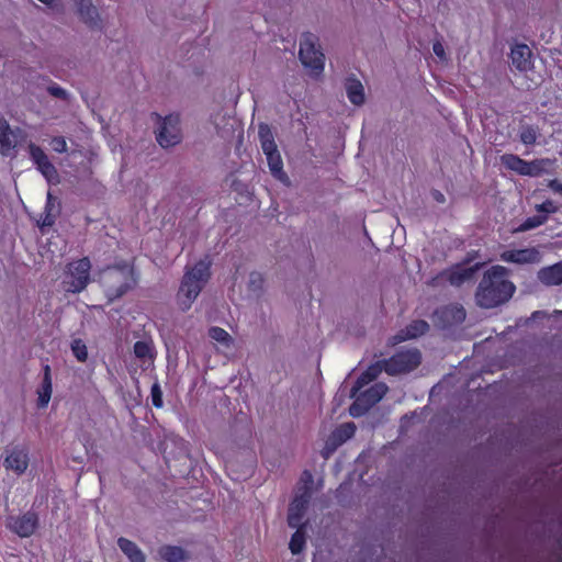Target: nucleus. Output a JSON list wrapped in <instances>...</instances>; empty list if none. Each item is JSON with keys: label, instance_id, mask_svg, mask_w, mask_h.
Here are the masks:
<instances>
[{"label": "nucleus", "instance_id": "10", "mask_svg": "<svg viewBox=\"0 0 562 562\" xmlns=\"http://www.w3.org/2000/svg\"><path fill=\"white\" fill-rule=\"evenodd\" d=\"M29 451L24 447H14L8 451L4 459V467L13 471L15 474H23L29 468Z\"/></svg>", "mask_w": 562, "mask_h": 562}, {"label": "nucleus", "instance_id": "1", "mask_svg": "<svg viewBox=\"0 0 562 562\" xmlns=\"http://www.w3.org/2000/svg\"><path fill=\"white\" fill-rule=\"evenodd\" d=\"M515 285L508 280V270L502 266L492 267L479 284L475 299L484 308H492L508 301Z\"/></svg>", "mask_w": 562, "mask_h": 562}, {"label": "nucleus", "instance_id": "27", "mask_svg": "<svg viewBox=\"0 0 562 562\" xmlns=\"http://www.w3.org/2000/svg\"><path fill=\"white\" fill-rule=\"evenodd\" d=\"M382 371V363L378 362L370 366L356 382V385L351 390V396H356V393L360 391L364 385L373 381Z\"/></svg>", "mask_w": 562, "mask_h": 562}, {"label": "nucleus", "instance_id": "15", "mask_svg": "<svg viewBox=\"0 0 562 562\" xmlns=\"http://www.w3.org/2000/svg\"><path fill=\"white\" fill-rule=\"evenodd\" d=\"M439 324L443 327L460 324L465 318V311L461 305L445 306L435 313Z\"/></svg>", "mask_w": 562, "mask_h": 562}, {"label": "nucleus", "instance_id": "22", "mask_svg": "<svg viewBox=\"0 0 562 562\" xmlns=\"http://www.w3.org/2000/svg\"><path fill=\"white\" fill-rule=\"evenodd\" d=\"M80 18L89 25L95 26L99 23V12L91 0H80L78 3Z\"/></svg>", "mask_w": 562, "mask_h": 562}, {"label": "nucleus", "instance_id": "30", "mask_svg": "<svg viewBox=\"0 0 562 562\" xmlns=\"http://www.w3.org/2000/svg\"><path fill=\"white\" fill-rule=\"evenodd\" d=\"M356 431V426L352 423H346L339 426L331 435L330 440L334 446H339L347 439L351 438Z\"/></svg>", "mask_w": 562, "mask_h": 562}, {"label": "nucleus", "instance_id": "2", "mask_svg": "<svg viewBox=\"0 0 562 562\" xmlns=\"http://www.w3.org/2000/svg\"><path fill=\"white\" fill-rule=\"evenodd\" d=\"M210 278V261L200 260L187 270L177 294L178 305L182 311L191 307Z\"/></svg>", "mask_w": 562, "mask_h": 562}, {"label": "nucleus", "instance_id": "7", "mask_svg": "<svg viewBox=\"0 0 562 562\" xmlns=\"http://www.w3.org/2000/svg\"><path fill=\"white\" fill-rule=\"evenodd\" d=\"M420 362V353L416 349L401 351L384 362V370L391 374H401L414 370Z\"/></svg>", "mask_w": 562, "mask_h": 562}, {"label": "nucleus", "instance_id": "39", "mask_svg": "<svg viewBox=\"0 0 562 562\" xmlns=\"http://www.w3.org/2000/svg\"><path fill=\"white\" fill-rule=\"evenodd\" d=\"M263 284V279L260 273L254 272L249 276V288L254 291H260Z\"/></svg>", "mask_w": 562, "mask_h": 562}, {"label": "nucleus", "instance_id": "29", "mask_svg": "<svg viewBox=\"0 0 562 562\" xmlns=\"http://www.w3.org/2000/svg\"><path fill=\"white\" fill-rule=\"evenodd\" d=\"M209 336L218 345L220 348L231 349L234 345V339L232 336L221 327H211L209 329Z\"/></svg>", "mask_w": 562, "mask_h": 562}, {"label": "nucleus", "instance_id": "28", "mask_svg": "<svg viewBox=\"0 0 562 562\" xmlns=\"http://www.w3.org/2000/svg\"><path fill=\"white\" fill-rule=\"evenodd\" d=\"M528 172L527 176L529 177H538L543 173H548L553 169L554 160L549 158H542V159H536L532 161H528Z\"/></svg>", "mask_w": 562, "mask_h": 562}, {"label": "nucleus", "instance_id": "40", "mask_svg": "<svg viewBox=\"0 0 562 562\" xmlns=\"http://www.w3.org/2000/svg\"><path fill=\"white\" fill-rule=\"evenodd\" d=\"M50 145L56 153H65L67 150L66 139L61 136L54 137Z\"/></svg>", "mask_w": 562, "mask_h": 562}, {"label": "nucleus", "instance_id": "19", "mask_svg": "<svg viewBox=\"0 0 562 562\" xmlns=\"http://www.w3.org/2000/svg\"><path fill=\"white\" fill-rule=\"evenodd\" d=\"M531 49L525 44L515 45L510 52L513 66L519 71H526L531 67Z\"/></svg>", "mask_w": 562, "mask_h": 562}, {"label": "nucleus", "instance_id": "5", "mask_svg": "<svg viewBox=\"0 0 562 562\" xmlns=\"http://www.w3.org/2000/svg\"><path fill=\"white\" fill-rule=\"evenodd\" d=\"M181 138L180 116L178 114H169L159 120L156 139L161 147H172L179 144Z\"/></svg>", "mask_w": 562, "mask_h": 562}, {"label": "nucleus", "instance_id": "3", "mask_svg": "<svg viewBox=\"0 0 562 562\" xmlns=\"http://www.w3.org/2000/svg\"><path fill=\"white\" fill-rule=\"evenodd\" d=\"M100 282L110 300H114L128 291L136 282L134 270L128 263L109 267L100 274Z\"/></svg>", "mask_w": 562, "mask_h": 562}, {"label": "nucleus", "instance_id": "32", "mask_svg": "<svg viewBox=\"0 0 562 562\" xmlns=\"http://www.w3.org/2000/svg\"><path fill=\"white\" fill-rule=\"evenodd\" d=\"M258 133L262 151L273 150L277 147L272 132L267 124H260Z\"/></svg>", "mask_w": 562, "mask_h": 562}, {"label": "nucleus", "instance_id": "24", "mask_svg": "<svg viewBox=\"0 0 562 562\" xmlns=\"http://www.w3.org/2000/svg\"><path fill=\"white\" fill-rule=\"evenodd\" d=\"M117 546L131 562H145L144 553L133 541L126 538H119Z\"/></svg>", "mask_w": 562, "mask_h": 562}, {"label": "nucleus", "instance_id": "4", "mask_svg": "<svg viewBox=\"0 0 562 562\" xmlns=\"http://www.w3.org/2000/svg\"><path fill=\"white\" fill-rule=\"evenodd\" d=\"M299 57L310 75L318 78L325 68V56L321 50L318 38L311 34H303L300 40Z\"/></svg>", "mask_w": 562, "mask_h": 562}, {"label": "nucleus", "instance_id": "11", "mask_svg": "<svg viewBox=\"0 0 562 562\" xmlns=\"http://www.w3.org/2000/svg\"><path fill=\"white\" fill-rule=\"evenodd\" d=\"M501 259L506 262L513 263H536L541 259L540 251L535 248H524V249H509L505 250L501 254Z\"/></svg>", "mask_w": 562, "mask_h": 562}, {"label": "nucleus", "instance_id": "38", "mask_svg": "<svg viewBox=\"0 0 562 562\" xmlns=\"http://www.w3.org/2000/svg\"><path fill=\"white\" fill-rule=\"evenodd\" d=\"M151 402L155 407L162 406V392L157 383L151 386Z\"/></svg>", "mask_w": 562, "mask_h": 562}, {"label": "nucleus", "instance_id": "26", "mask_svg": "<svg viewBox=\"0 0 562 562\" xmlns=\"http://www.w3.org/2000/svg\"><path fill=\"white\" fill-rule=\"evenodd\" d=\"M501 162L507 169L515 171L518 175L527 176L528 161L521 159L520 157L514 154H505L501 157Z\"/></svg>", "mask_w": 562, "mask_h": 562}, {"label": "nucleus", "instance_id": "9", "mask_svg": "<svg viewBox=\"0 0 562 562\" xmlns=\"http://www.w3.org/2000/svg\"><path fill=\"white\" fill-rule=\"evenodd\" d=\"M38 526L37 515L26 513L18 517H10L7 527L22 538L31 537Z\"/></svg>", "mask_w": 562, "mask_h": 562}, {"label": "nucleus", "instance_id": "21", "mask_svg": "<svg viewBox=\"0 0 562 562\" xmlns=\"http://www.w3.org/2000/svg\"><path fill=\"white\" fill-rule=\"evenodd\" d=\"M263 154L267 157L268 166L270 168L271 173L279 180L285 181L286 176L283 172V161L280 156V153L278 151V147H276L273 150H267L263 151Z\"/></svg>", "mask_w": 562, "mask_h": 562}, {"label": "nucleus", "instance_id": "18", "mask_svg": "<svg viewBox=\"0 0 562 562\" xmlns=\"http://www.w3.org/2000/svg\"><path fill=\"white\" fill-rule=\"evenodd\" d=\"M19 142L18 132L10 128L8 122L0 117V154L10 155Z\"/></svg>", "mask_w": 562, "mask_h": 562}, {"label": "nucleus", "instance_id": "46", "mask_svg": "<svg viewBox=\"0 0 562 562\" xmlns=\"http://www.w3.org/2000/svg\"><path fill=\"white\" fill-rule=\"evenodd\" d=\"M48 92L52 95L61 98V99H65L67 97V92L63 88H60L59 86H56V85L48 87Z\"/></svg>", "mask_w": 562, "mask_h": 562}, {"label": "nucleus", "instance_id": "23", "mask_svg": "<svg viewBox=\"0 0 562 562\" xmlns=\"http://www.w3.org/2000/svg\"><path fill=\"white\" fill-rule=\"evenodd\" d=\"M429 326L425 321H414L404 330L398 333L395 338L397 341L417 338L428 330Z\"/></svg>", "mask_w": 562, "mask_h": 562}, {"label": "nucleus", "instance_id": "44", "mask_svg": "<svg viewBox=\"0 0 562 562\" xmlns=\"http://www.w3.org/2000/svg\"><path fill=\"white\" fill-rule=\"evenodd\" d=\"M537 210L539 212L549 214V213L557 212L558 207H557V205L552 201H546L542 204L538 205Z\"/></svg>", "mask_w": 562, "mask_h": 562}, {"label": "nucleus", "instance_id": "31", "mask_svg": "<svg viewBox=\"0 0 562 562\" xmlns=\"http://www.w3.org/2000/svg\"><path fill=\"white\" fill-rule=\"evenodd\" d=\"M135 356L144 362H151L154 360V347L150 341H137L134 345Z\"/></svg>", "mask_w": 562, "mask_h": 562}, {"label": "nucleus", "instance_id": "35", "mask_svg": "<svg viewBox=\"0 0 562 562\" xmlns=\"http://www.w3.org/2000/svg\"><path fill=\"white\" fill-rule=\"evenodd\" d=\"M304 544H305V535H304V531L299 528L293 533V536L291 538L290 550L293 554H297L303 550Z\"/></svg>", "mask_w": 562, "mask_h": 562}, {"label": "nucleus", "instance_id": "42", "mask_svg": "<svg viewBox=\"0 0 562 562\" xmlns=\"http://www.w3.org/2000/svg\"><path fill=\"white\" fill-rule=\"evenodd\" d=\"M56 214L55 213H43L41 218L38 220V225L41 227L52 226L55 223Z\"/></svg>", "mask_w": 562, "mask_h": 562}, {"label": "nucleus", "instance_id": "12", "mask_svg": "<svg viewBox=\"0 0 562 562\" xmlns=\"http://www.w3.org/2000/svg\"><path fill=\"white\" fill-rule=\"evenodd\" d=\"M30 156L32 160L36 164L38 170L42 175L48 180L53 181L57 178V171L55 167L50 164L46 154L42 150L41 147L31 144L29 146Z\"/></svg>", "mask_w": 562, "mask_h": 562}, {"label": "nucleus", "instance_id": "14", "mask_svg": "<svg viewBox=\"0 0 562 562\" xmlns=\"http://www.w3.org/2000/svg\"><path fill=\"white\" fill-rule=\"evenodd\" d=\"M480 266L481 265L479 263L471 267L467 265H458L451 270L445 271L441 274V278L449 281L452 285H460L463 282L471 280Z\"/></svg>", "mask_w": 562, "mask_h": 562}, {"label": "nucleus", "instance_id": "36", "mask_svg": "<svg viewBox=\"0 0 562 562\" xmlns=\"http://www.w3.org/2000/svg\"><path fill=\"white\" fill-rule=\"evenodd\" d=\"M71 351L76 359L80 362H85L88 359V349L86 344L81 339H74L71 342Z\"/></svg>", "mask_w": 562, "mask_h": 562}, {"label": "nucleus", "instance_id": "20", "mask_svg": "<svg viewBox=\"0 0 562 562\" xmlns=\"http://www.w3.org/2000/svg\"><path fill=\"white\" fill-rule=\"evenodd\" d=\"M347 98L353 105H362L366 100L364 88L360 80L350 77L345 81Z\"/></svg>", "mask_w": 562, "mask_h": 562}, {"label": "nucleus", "instance_id": "17", "mask_svg": "<svg viewBox=\"0 0 562 562\" xmlns=\"http://www.w3.org/2000/svg\"><path fill=\"white\" fill-rule=\"evenodd\" d=\"M53 394V379L50 367L46 364L43 368L42 382L36 390L37 395V407L45 408L48 406Z\"/></svg>", "mask_w": 562, "mask_h": 562}, {"label": "nucleus", "instance_id": "13", "mask_svg": "<svg viewBox=\"0 0 562 562\" xmlns=\"http://www.w3.org/2000/svg\"><path fill=\"white\" fill-rule=\"evenodd\" d=\"M30 156L32 160L36 164L38 170L42 175L48 180L53 181L57 178V171L55 167L50 164L46 154L42 150L41 147L31 144L29 146Z\"/></svg>", "mask_w": 562, "mask_h": 562}, {"label": "nucleus", "instance_id": "45", "mask_svg": "<svg viewBox=\"0 0 562 562\" xmlns=\"http://www.w3.org/2000/svg\"><path fill=\"white\" fill-rule=\"evenodd\" d=\"M47 212L57 214V203H56V200L50 194V192L47 193V202H46L44 213H47Z\"/></svg>", "mask_w": 562, "mask_h": 562}, {"label": "nucleus", "instance_id": "25", "mask_svg": "<svg viewBox=\"0 0 562 562\" xmlns=\"http://www.w3.org/2000/svg\"><path fill=\"white\" fill-rule=\"evenodd\" d=\"M538 277L542 283L548 285L562 283V262L541 269Z\"/></svg>", "mask_w": 562, "mask_h": 562}, {"label": "nucleus", "instance_id": "8", "mask_svg": "<svg viewBox=\"0 0 562 562\" xmlns=\"http://www.w3.org/2000/svg\"><path fill=\"white\" fill-rule=\"evenodd\" d=\"M386 391L387 386L385 384L376 383L360 395L356 394V400L349 408L350 415L353 417L363 415L385 395Z\"/></svg>", "mask_w": 562, "mask_h": 562}, {"label": "nucleus", "instance_id": "33", "mask_svg": "<svg viewBox=\"0 0 562 562\" xmlns=\"http://www.w3.org/2000/svg\"><path fill=\"white\" fill-rule=\"evenodd\" d=\"M159 554L166 562H181L184 559V552L179 547H162L159 550Z\"/></svg>", "mask_w": 562, "mask_h": 562}, {"label": "nucleus", "instance_id": "48", "mask_svg": "<svg viewBox=\"0 0 562 562\" xmlns=\"http://www.w3.org/2000/svg\"><path fill=\"white\" fill-rule=\"evenodd\" d=\"M441 199H442V194L438 193L437 200H441Z\"/></svg>", "mask_w": 562, "mask_h": 562}, {"label": "nucleus", "instance_id": "34", "mask_svg": "<svg viewBox=\"0 0 562 562\" xmlns=\"http://www.w3.org/2000/svg\"><path fill=\"white\" fill-rule=\"evenodd\" d=\"M538 135V128L530 125L522 126L519 132V138L525 145L535 144L537 142Z\"/></svg>", "mask_w": 562, "mask_h": 562}, {"label": "nucleus", "instance_id": "43", "mask_svg": "<svg viewBox=\"0 0 562 562\" xmlns=\"http://www.w3.org/2000/svg\"><path fill=\"white\" fill-rule=\"evenodd\" d=\"M432 50H434V54L441 60V61H446L447 60V56H446V52H445V47L442 45V43L440 42H435L432 44Z\"/></svg>", "mask_w": 562, "mask_h": 562}, {"label": "nucleus", "instance_id": "41", "mask_svg": "<svg viewBox=\"0 0 562 562\" xmlns=\"http://www.w3.org/2000/svg\"><path fill=\"white\" fill-rule=\"evenodd\" d=\"M56 214L55 213H43L41 218L38 220V225L41 227L52 226L55 223Z\"/></svg>", "mask_w": 562, "mask_h": 562}, {"label": "nucleus", "instance_id": "16", "mask_svg": "<svg viewBox=\"0 0 562 562\" xmlns=\"http://www.w3.org/2000/svg\"><path fill=\"white\" fill-rule=\"evenodd\" d=\"M310 499L308 493L305 491L303 494L296 496L289 508L288 522L292 528H299L302 522L304 512Z\"/></svg>", "mask_w": 562, "mask_h": 562}, {"label": "nucleus", "instance_id": "37", "mask_svg": "<svg viewBox=\"0 0 562 562\" xmlns=\"http://www.w3.org/2000/svg\"><path fill=\"white\" fill-rule=\"evenodd\" d=\"M546 221H547V215H544V214L529 217L521 224V226L519 227V231H528V229L538 227V226L542 225Z\"/></svg>", "mask_w": 562, "mask_h": 562}, {"label": "nucleus", "instance_id": "6", "mask_svg": "<svg viewBox=\"0 0 562 562\" xmlns=\"http://www.w3.org/2000/svg\"><path fill=\"white\" fill-rule=\"evenodd\" d=\"M90 269L91 265L88 258L69 263L65 279L66 291L78 293L85 290L90 281Z\"/></svg>", "mask_w": 562, "mask_h": 562}, {"label": "nucleus", "instance_id": "47", "mask_svg": "<svg viewBox=\"0 0 562 562\" xmlns=\"http://www.w3.org/2000/svg\"><path fill=\"white\" fill-rule=\"evenodd\" d=\"M548 187L557 193H562V183H560L558 180L549 181Z\"/></svg>", "mask_w": 562, "mask_h": 562}]
</instances>
